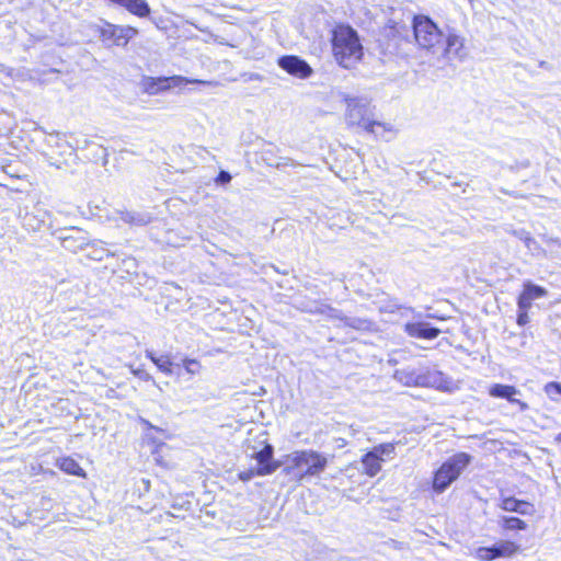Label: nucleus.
Returning a JSON list of instances; mask_svg holds the SVG:
<instances>
[{"label":"nucleus","mask_w":561,"mask_h":561,"mask_svg":"<svg viewBox=\"0 0 561 561\" xmlns=\"http://www.w3.org/2000/svg\"><path fill=\"white\" fill-rule=\"evenodd\" d=\"M411 28L416 51L423 49L448 59L463 58V38L455 28H447V32H444L431 16L425 14L413 15Z\"/></svg>","instance_id":"nucleus-1"},{"label":"nucleus","mask_w":561,"mask_h":561,"mask_svg":"<svg viewBox=\"0 0 561 561\" xmlns=\"http://www.w3.org/2000/svg\"><path fill=\"white\" fill-rule=\"evenodd\" d=\"M376 49L385 60L397 62H410L416 56V44L411 37L410 27L392 19L380 30Z\"/></svg>","instance_id":"nucleus-2"},{"label":"nucleus","mask_w":561,"mask_h":561,"mask_svg":"<svg viewBox=\"0 0 561 561\" xmlns=\"http://www.w3.org/2000/svg\"><path fill=\"white\" fill-rule=\"evenodd\" d=\"M331 47L335 61L350 69L362 60L364 47L357 31L346 23H339L331 30Z\"/></svg>","instance_id":"nucleus-3"},{"label":"nucleus","mask_w":561,"mask_h":561,"mask_svg":"<svg viewBox=\"0 0 561 561\" xmlns=\"http://www.w3.org/2000/svg\"><path fill=\"white\" fill-rule=\"evenodd\" d=\"M394 378L408 387H431L451 391L454 380L443 371L430 367H405L394 371Z\"/></svg>","instance_id":"nucleus-4"},{"label":"nucleus","mask_w":561,"mask_h":561,"mask_svg":"<svg viewBox=\"0 0 561 561\" xmlns=\"http://www.w3.org/2000/svg\"><path fill=\"white\" fill-rule=\"evenodd\" d=\"M347 113L346 122L348 125L358 126L365 131L374 134L376 137H382L390 128L385 123L374 118L370 101L363 96H344Z\"/></svg>","instance_id":"nucleus-5"},{"label":"nucleus","mask_w":561,"mask_h":561,"mask_svg":"<svg viewBox=\"0 0 561 561\" xmlns=\"http://www.w3.org/2000/svg\"><path fill=\"white\" fill-rule=\"evenodd\" d=\"M472 456L459 451L447 458L433 474L432 489L434 493H444L471 463Z\"/></svg>","instance_id":"nucleus-6"},{"label":"nucleus","mask_w":561,"mask_h":561,"mask_svg":"<svg viewBox=\"0 0 561 561\" xmlns=\"http://www.w3.org/2000/svg\"><path fill=\"white\" fill-rule=\"evenodd\" d=\"M102 25H94L93 28L99 33L103 43L108 46L126 47L130 39L138 35V30L130 25H116L105 20H101Z\"/></svg>","instance_id":"nucleus-7"},{"label":"nucleus","mask_w":561,"mask_h":561,"mask_svg":"<svg viewBox=\"0 0 561 561\" xmlns=\"http://www.w3.org/2000/svg\"><path fill=\"white\" fill-rule=\"evenodd\" d=\"M199 84L204 87H215L218 83L216 81L188 79L183 76H171V77H145L142 79L144 91L150 95L158 94L165 90L174 87H182L184 84Z\"/></svg>","instance_id":"nucleus-8"},{"label":"nucleus","mask_w":561,"mask_h":561,"mask_svg":"<svg viewBox=\"0 0 561 561\" xmlns=\"http://www.w3.org/2000/svg\"><path fill=\"white\" fill-rule=\"evenodd\" d=\"M48 144L53 147V154L49 156L50 165L61 169L77 158V148L66 140V134L54 131L49 134Z\"/></svg>","instance_id":"nucleus-9"},{"label":"nucleus","mask_w":561,"mask_h":561,"mask_svg":"<svg viewBox=\"0 0 561 561\" xmlns=\"http://www.w3.org/2000/svg\"><path fill=\"white\" fill-rule=\"evenodd\" d=\"M51 236L60 245L72 253L83 251L89 245V233L78 227H64L53 231Z\"/></svg>","instance_id":"nucleus-10"},{"label":"nucleus","mask_w":561,"mask_h":561,"mask_svg":"<svg viewBox=\"0 0 561 561\" xmlns=\"http://www.w3.org/2000/svg\"><path fill=\"white\" fill-rule=\"evenodd\" d=\"M277 66L288 75L305 80L312 76V67L297 55H283L276 60Z\"/></svg>","instance_id":"nucleus-11"},{"label":"nucleus","mask_w":561,"mask_h":561,"mask_svg":"<svg viewBox=\"0 0 561 561\" xmlns=\"http://www.w3.org/2000/svg\"><path fill=\"white\" fill-rule=\"evenodd\" d=\"M296 459L304 469L305 478L320 474L328 465L327 458L314 450L296 451Z\"/></svg>","instance_id":"nucleus-12"},{"label":"nucleus","mask_w":561,"mask_h":561,"mask_svg":"<svg viewBox=\"0 0 561 561\" xmlns=\"http://www.w3.org/2000/svg\"><path fill=\"white\" fill-rule=\"evenodd\" d=\"M250 457L256 461L259 476L272 474L280 467V463L274 459V447L268 443L259 450L253 447Z\"/></svg>","instance_id":"nucleus-13"},{"label":"nucleus","mask_w":561,"mask_h":561,"mask_svg":"<svg viewBox=\"0 0 561 561\" xmlns=\"http://www.w3.org/2000/svg\"><path fill=\"white\" fill-rule=\"evenodd\" d=\"M519 546L513 541L499 540L491 546L480 547L477 550V556L482 561H492L499 558H507L515 554Z\"/></svg>","instance_id":"nucleus-14"},{"label":"nucleus","mask_w":561,"mask_h":561,"mask_svg":"<svg viewBox=\"0 0 561 561\" xmlns=\"http://www.w3.org/2000/svg\"><path fill=\"white\" fill-rule=\"evenodd\" d=\"M404 332L414 339L435 340L440 334V329L422 319L407 322L403 327Z\"/></svg>","instance_id":"nucleus-15"},{"label":"nucleus","mask_w":561,"mask_h":561,"mask_svg":"<svg viewBox=\"0 0 561 561\" xmlns=\"http://www.w3.org/2000/svg\"><path fill=\"white\" fill-rule=\"evenodd\" d=\"M489 394L493 398L507 400L510 403L517 405L522 412L529 409V405L526 402L515 398V396L520 394V390L515 386L493 383L489 388Z\"/></svg>","instance_id":"nucleus-16"},{"label":"nucleus","mask_w":561,"mask_h":561,"mask_svg":"<svg viewBox=\"0 0 561 561\" xmlns=\"http://www.w3.org/2000/svg\"><path fill=\"white\" fill-rule=\"evenodd\" d=\"M145 355L150 359L157 368L167 376L182 377V368L180 363L171 359L169 354L157 355L152 350H146Z\"/></svg>","instance_id":"nucleus-17"},{"label":"nucleus","mask_w":561,"mask_h":561,"mask_svg":"<svg viewBox=\"0 0 561 561\" xmlns=\"http://www.w3.org/2000/svg\"><path fill=\"white\" fill-rule=\"evenodd\" d=\"M48 214L42 208H34L32 211L25 209L24 214L20 213L21 225L27 231H39L47 220Z\"/></svg>","instance_id":"nucleus-18"},{"label":"nucleus","mask_w":561,"mask_h":561,"mask_svg":"<svg viewBox=\"0 0 561 561\" xmlns=\"http://www.w3.org/2000/svg\"><path fill=\"white\" fill-rule=\"evenodd\" d=\"M499 506L506 512L517 513L520 515H530L534 512V505L527 501L506 496L501 499Z\"/></svg>","instance_id":"nucleus-19"},{"label":"nucleus","mask_w":561,"mask_h":561,"mask_svg":"<svg viewBox=\"0 0 561 561\" xmlns=\"http://www.w3.org/2000/svg\"><path fill=\"white\" fill-rule=\"evenodd\" d=\"M337 328H351L362 332H375L377 330L376 323L368 318L348 317L344 319L343 324H337Z\"/></svg>","instance_id":"nucleus-20"},{"label":"nucleus","mask_w":561,"mask_h":561,"mask_svg":"<svg viewBox=\"0 0 561 561\" xmlns=\"http://www.w3.org/2000/svg\"><path fill=\"white\" fill-rule=\"evenodd\" d=\"M121 219L130 226H146L152 221V216L147 211L126 210L121 214Z\"/></svg>","instance_id":"nucleus-21"},{"label":"nucleus","mask_w":561,"mask_h":561,"mask_svg":"<svg viewBox=\"0 0 561 561\" xmlns=\"http://www.w3.org/2000/svg\"><path fill=\"white\" fill-rule=\"evenodd\" d=\"M104 243L101 240L89 239V245H85L83 251H87L85 255L88 259L93 261H102L110 255H114L108 249L104 248Z\"/></svg>","instance_id":"nucleus-22"},{"label":"nucleus","mask_w":561,"mask_h":561,"mask_svg":"<svg viewBox=\"0 0 561 561\" xmlns=\"http://www.w3.org/2000/svg\"><path fill=\"white\" fill-rule=\"evenodd\" d=\"M360 462L364 468V472L369 477L377 476L381 470L382 462L380 461V458L376 456L373 449L368 450L362 456Z\"/></svg>","instance_id":"nucleus-23"},{"label":"nucleus","mask_w":561,"mask_h":561,"mask_svg":"<svg viewBox=\"0 0 561 561\" xmlns=\"http://www.w3.org/2000/svg\"><path fill=\"white\" fill-rule=\"evenodd\" d=\"M296 459V451L287 457L283 472L294 481H302L305 479L304 469Z\"/></svg>","instance_id":"nucleus-24"},{"label":"nucleus","mask_w":561,"mask_h":561,"mask_svg":"<svg viewBox=\"0 0 561 561\" xmlns=\"http://www.w3.org/2000/svg\"><path fill=\"white\" fill-rule=\"evenodd\" d=\"M522 294L534 301L535 299L546 297L548 295V290L545 287L537 285L531 280H526L523 284Z\"/></svg>","instance_id":"nucleus-25"},{"label":"nucleus","mask_w":561,"mask_h":561,"mask_svg":"<svg viewBox=\"0 0 561 561\" xmlns=\"http://www.w3.org/2000/svg\"><path fill=\"white\" fill-rule=\"evenodd\" d=\"M59 468L60 470L68 474L79 478L85 477V471L80 467V465L75 459L70 457L61 458L59 461Z\"/></svg>","instance_id":"nucleus-26"},{"label":"nucleus","mask_w":561,"mask_h":561,"mask_svg":"<svg viewBox=\"0 0 561 561\" xmlns=\"http://www.w3.org/2000/svg\"><path fill=\"white\" fill-rule=\"evenodd\" d=\"M497 524L505 530H525L527 528L526 522L516 516H501Z\"/></svg>","instance_id":"nucleus-27"},{"label":"nucleus","mask_w":561,"mask_h":561,"mask_svg":"<svg viewBox=\"0 0 561 561\" xmlns=\"http://www.w3.org/2000/svg\"><path fill=\"white\" fill-rule=\"evenodd\" d=\"M371 449L380 458L381 462L392 459L396 455V445L393 443H382L374 446Z\"/></svg>","instance_id":"nucleus-28"},{"label":"nucleus","mask_w":561,"mask_h":561,"mask_svg":"<svg viewBox=\"0 0 561 561\" xmlns=\"http://www.w3.org/2000/svg\"><path fill=\"white\" fill-rule=\"evenodd\" d=\"M180 364L182 368V377L184 376V374L195 376L199 374L202 368L199 362L188 357L182 358Z\"/></svg>","instance_id":"nucleus-29"},{"label":"nucleus","mask_w":561,"mask_h":561,"mask_svg":"<svg viewBox=\"0 0 561 561\" xmlns=\"http://www.w3.org/2000/svg\"><path fill=\"white\" fill-rule=\"evenodd\" d=\"M320 312L328 317L329 319L339 320L341 322L340 324H343L344 319L346 318L342 310L331 306H324V308L321 309Z\"/></svg>","instance_id":"nucleus-30"},{"label":"nucleus","mask_w":561,"mask_h":561,"mask_svg":"<svg viewBox=\"0 0 561 561\" xmlns=\"http://www.w3.org/2000/svg\"><path fill=\"white\" fill-rule=\"evenodd\" d=\"M546 394L552 400L558 401L561 397V382L550 381L545 386Z\"/></svg>","instance_id":"nucleus-31"},{"label":"nucleus","mask_w":561,"mask_h":561,"mask_svg":"<svg viewBox=\"0 0 561 561\" xmlns=\"http://www.w3.org/2000/svg\"><path fill=\"white\" fill-rule=\"evenodd\" d=\"M131 374L142 381H152L153 385H157L153 377L142 367L133 368Z\"/></svg>","instance_id":"nucleus-32"},{"label":"nucleus","mask_w":561,"mask_h":561,"mask_svg":"<svg viewBox=\"0 0 561 561\" xmlns=\"http://www.w3.org/2000/svg\"><path fill=\"white\" fill-rule=\"evenodd\" d=\"M524 244L533 255H538L543 252V249L531 236L527 239V241Z\"/></svg>","instance_id":"nucleus-33"},{"label":"nucleus","mask_w":561,"mask_h":561,"mask_svg":"<svg viewBox=\"0 0 561 561\" xmlns=\"http://www.w3.org/2000/svg\"><path fill=\"white\" fill-rule=\"evenodd\" d=\"M232 180V175L230 174V172L226 171V170H220L217 174V176L215 178V183L216 185L218 186H225L227 184H229Z\"/></svg>","instance_id":"nucleus-34"},{"label":"nucleus","mask_w":561,"mask_h":561,"mask_svg":"<svg viewBox=\"0 0 561 561\" xmlns=\"http://www.w3.org/2000/svg\"><path fill=\"white\" fill-rule=\"evenodd\" d=\"M533 300L520 293L517 297V310L529 312Z\"/></svg>","instance_id":"nucleus-35"},{"label":"nucleus","mask_w":561,"mask_h":561,"mask_svg":"<svg viewBox=\"0 0 561 561\" xmlns=\"http://www.w3.org/2000/svg\"><path fill=\"white\" fill-rule=\"evenodd\" d=\"M256 476H259V469L256 467L255 468H249V469L240 471L238 473V478L242 482H249L250 480H252Z\"/></svg>","instance_id":"nucleus-36"},{"label":"nucleus","mask_w":561,"mask_h":561,"mask_svg":"<svg viewBox=\"0 0 561 561\" xmlns=\"http://www.w3.org/2000/svg\"><path fill=\"white\" fill-rule=\"evenodd\" d=\"M511 233L523 241L524 243L527 241V239L530 237V232L526 231L525 229H513Z\"/></svg>","instance_id":"nucleus-37"},{"label":"nucleus","mask_w":561,"mask_h":561,"mask_svg":"<svg viewBox=\"0 0 561 561\" xmlns=\"http://www.w3.org/2000/svg\"><path fill=\"white\" fill-rule=\"evenodd\" d=\"M529 322L528 311L517 310L516 323L519 327H525Z\"/></svg>","instance_id":"nucleus-38"},{"label":"nucleus","mask_w":561,"mask_h":561,"mask_svg":"<svg viewBox=\"0 0 561 561\" xmlns=\"http://www.w3.org/2000/svg\"><path fill=\"white\" fill-rule=\"evenodd\" d=\"M142 423L147 426V428H150V430H153L156 432H159V433H163L164 431L160 427H157L154 425H152L149 421L147 420H142Z\"/></svg>","instance_id":"nucleus-39"},{"label":"nucleus","mask_w":561,"mask_h":561,"mask_svg":"<svg viewBox=\"0 0 561 561\" xmlns=\"http://www.w3.org/2000/svg\"><path fill=\"white\" fill-rule=\"evenodd\" d=\"M424 318H426V319L445 320V318H444V317H442V316H437V314H434V313H426V314L424 316Z\"/></svg>","instance_id":"nucleus-40"},{"label":"nucleus","mask_w":561,"mask_h":561,"mask_svg":"<svg viewBox=\"0 0 561 561\" xmlns=\"http://www.w3.org/2000/svg\"><path fill=\"white\" fill-rule=\"evenodd\" d=\"M554 442L558 444V445H561V432L554 437Z\"/></svg>","instance_id":"nucleus-41"},{"label":"nucleus","mask_w":561,"mask_h":561,"mask_svg":"<svg viewBox=\"0 0 561 561\" xmlns=\"http://www.w3.org/2000/svg\"><path fill=\"white\" fill-rule=\"evenodd\" d=\"M396 309H399V305H393L387 309V311L394 312Z\"/></svg>","instance_id":"nucleus-42"},{"label":"nucleus","mask_w":561,"mask_h":561,"mask_svg":"<svg viewBox=\"0 0 561 561\" xmlns=\"http://www.w3.org/2000/svg\"><path fill=\"white\" fill-rule=\"evenodd\" d=\"M539 66L541 68H548V62L547 61H540Z\"/></svg>","instance_id":"nucleus-43"},{"label":"nucleus","mask_w":561,"mask_h":561,"mask_svg":"<svg viewBox=\"0 0 561 561\" xmlns=\"http://www.w3.org/2000/svg\"><path fill=\"white\" fill-rule=\"evenodd\" d=\"M59 404H60V405H68V404H69V402H68V400H60V401H59Z\"/></svg>","instance_id":"nucleus-44"},{"label":"nucleus","mask_w":561,"mask_h":561,"mask_svg":"<svg viewBox=\"0 0 561 561\" xmlns=\"http://www.w3.org/2000/svg\"><path fill=\"white\" fill-rule=\"evenodd\" d=\"M60 410L61 411H67V408H65L64 405L60 407Z\"/></svg>","instance_id":"nucleus-45"}]
</instances>
